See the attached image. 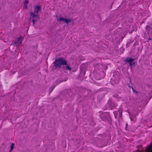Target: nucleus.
Returning a JSON list of instances; mask_svg holds the SVG:
<instances>
[{"label": "nucleus", "mask_w": 152, "mask_h": 152, "mask_svg": "<svg viewBox=\"0 0 152 152\" xmlns=\"http://www.w3.org/2000/svg\"><path fill=\"white\" fill-rule=\"evenodd\" d=\"M41 9V7L39 5H37L34 7V11H31L30 12V20L34 24L38 19V13Z\"/></svg>", "instance_id": "obj_1"}, {"label": "nucleus", "mask_w": 152, "mask_h": 152, "mask_svg": "<svg viewBox=\"0 0 152 152\" xmlns=\"http://www.w3.org/2000/svg\"><path fill=\"white\" fill-rule=\"evenodd\" d=\"M55 64L56 68L61 67L63 66L66 69L70 70L71 68L69 65L68 64L65 60L63 58H59L56 60Z\"/></svg>", "instance_id": "obj_2"}, {"label": "nucleus", "mask_w": 152, "mask_h": 152, "mask_svg": "<svg viewBox=\"0 0 152 152\" xmlns=\"http://www.w3.org/2000/svg\"><path fill=\"white\" fill-rule=\"evenodd\" d=\"M23 38L22 37H20L18 38L17 40L15 42V44L16 46H19L22 43Z\"/></svg>", "instance_id": "obj_3"}, {"label": "nucleus", "mask_w": 152, "mask_h": 152, "mask_svg": "<svg viewBox=\"0 0 152 152\" xmlns=\"http://www.w3.org/2000/svg\"><path fill=\"white\" fill-rule=\"evenodd\" d=\"M126 61L128 62L130 66H132L134 64V62L133 61V59L130 58H127L126 59Z\"/></svg>", "instance_id": "obj_4"}, {"label": "nucleus", "mask_w": 152, "mask_h": 152, "mask_svg": "<svg viewBox=\"0 0 152 152\" xmlns=\"http://www.w3.org/2000/svg\"><path fill=\"white\" fill-rule=\"evenodd\" d=\"M73 20L71 18H68V19H65V22L67 24L69 23L72 22H73Z\"/></svg>", "instance_id": "obj_5"}, {"label": "nucleus", "mask_w": 152, "mask_h": 152, "mask_svg": "<svg viewBox=\"0 0 152 152\" xmlns=\"http://www.w3.org/2000/svg\"><path fill=\"white\" fill-rule=\"evenodd\" d=\"M28 3V1L27 0H25L23 5V9H27V5Z\"/></svg>", "instance_id": "obj_6"}, {"label": "nucleus", "mask_w": 152, "mask_h": 152, "mask_svg": "<svg viewBox=\"0 0 152 152\" xmlns=\"http://www.w3.org/2000/svg\"><path fill=\"white\" fill-rule=\"evenodd\" d=\"M14 144L12 143L10 145V152H11V151H12L14 148Z\"/></svg>", "instance_id": "obj_7"}, {"label": "nucleus", "mask_w": 152, "mask_h": 152, "mask_svg": "<svg viewBox=\"0 0 152 152\" xmlns=\"http://www.w3.org/2000/svg\"><path fill=\"white\" fill-rule=\"evenodd\" d=\"M65 19L63 17H61L58 19V20L59 21H63L65 22Z\"/></svg>", "instance_id": "obj_8"}]
</instances>
